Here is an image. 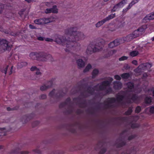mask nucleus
Returning a JSON list of instances; mask_svg holds the SVG:
<instances>
[{"mask_svg": "<svg viewBox=\"0 0 154 154\" xmlns=\"http://www.w3.org/2000/svg\"><path fill=\"white\" fill-rule=\"evenodd\" d=\"M110 82L108 81H105L102 83L98 84L96 86H94V88H92L89 87L88 88L86 91H85L82 92L81 95L84 97L88 96L90 95L93 94L95 91H100L99 94H98L100 97H101L106 94L110 93L112 91L111 88H109L106 90V92L104 93H102L101 91L105 89L106 87L109 86Z\"/></svg>", "mask_w": 154, "mask_h": 154, "instance_id": "obj_1", "label": "nucleus"}, {"mask_svg": "<svg viewBox=\"0 0 154 154\" xmlns=\"http://www.w3.org/2000/svg\"><path fill=\"white\" fill-rule=\"evenodd\" d=\"M65 33L69 35V41H79L84 39L85 38V36L83 33L77 31V28L75 27H70L67 29Z\"/></svg>", "mask_w": 154, "mask_h": 154, "instance_id": "obj_2", "label": "nucleus"}, {"mask_svg": "<svg viewBox=\"0 0 154 154\" xmlns=\"http://www.w3.org/2000/svg\"><path fill=\"white\" fill-rule=\"evenodd\" d=\"M102 48V46L100 42L96 43L94 44H90L87 47L86 53L88 55H90L93 53L98 52Z\"/></svg>", "mask_w": 154, "mask_h": 154, "instance_id": "obj_3", "label": "nucleus"}, {"mask_svg": "<svg viewBox=\"0 0 154 154\" xmlns=\"http://www.w3.org/2000/svg\"><path fill=\"white\" fill-rule=\"evenodd\" d=\"M31 56H35L37 59L39 61H46L48 60L51 59L52 56L50 54L47 53L41 52L38 53H32L30 54Z\"/></svg>", "mask_w": 154, "mask_h": 154, "instance_id": "obj_4", "label": "nucleus"}, {"mask_svg": "<svg viewBox=\"0 0 154 154\" xmlns=\"http://www.w3.org/2000/svg\"><path fill=\"white\" fill-rule=\"evenodd\" d=\"M59 107L60 108L66 107L67 109L65 112L67 114L71 113L73 111L72 104L71 103L70 99L69 98H67L64 102L61 103L59 105Z\"/></svg>", "mask_w": 154, "mask_h": 154, "instance_id": "obj_5", "label": "nucleus"}, {"mask_svg": "<svg viewBox=\"0 0 154 154\" xmlns=\"http://www.w3.org/2000/svg\"><path fill=\"white\" fill-rule=\"evenodd\" d=\"M127 132V131L125 130L121 133L119 137L116 140L115 144V146L117 147L120 148L126 144V143L124 140Z\"/></svg>", "mask_w": 154, "mask_h": 154, "instance_id": "obj_6", "label": "nucleus"}, {"mask_svg": "<svg viewBox=\"0 0 154 154\" xmlns=\"http://www.w3.org/2000/svg\"><path fill=\"white\" fill-rule=\"evenodd\" d=\"M116 101V99L115 98H108L103 103L101 104L100 106H102V109H103L110 107H113L115 106L114 105Z\"/></svg>", "mask_w": 154, "mask_h": 154, "instance_id": "obj_7", "label": "nucleus"}, {"mask_svg": "<svg viewBox=\"0 0 154 154\" xmlns=\"http://www.w3.org/2000/svg\"><path fill=\"white\" fill-rule=\"evenodd\" d=\"M8 42L5 39H0V53L4 52L6 50L9 51L11 47L8 44Z\"/></svg>", "mask_w": 154, "mask_h": 154, "instance_id": "obj_8", "label": "nucleus"}, {"mask_svg": "<svg viewBox=\"0 0 154 154\" xmlns=\"http://www.w3.org/2000/svg\"><path fill=\"white\" fill-rule=\"evenodd\" d=\"M127 86L128 88V91L129 93L128 94V95L127 96V98L128 99H131L133 101H134L136 100L137 97L135 95L133 94L131 92L133 88L134 85L133 83L129 82L127 84Z\"/></svg>", "mask_w": 154, "mask_h": 154, "instance_id": "obj_9", "label": "nucleus"}, {"mask_svg": "<svg viewBox=\"0 0 154 154\" xmlns=\"http://www.w3.org/2000/svg\"><path fill=\"white\" fill-rule=\"evenodd\" d=\"M69 35H68L67 37H64L63 36H59L56 38L55 42L57 44L61 45H67L68 43H69L68 39Z\"/></svg>", "mask_w": 154, "mask_h": 154, "instance_id": "obj_10", "label": "nucleus"}, {"mask_svg": "<svg viewBox=\"0 0 154 154\" xmlns=\"http://www.w3.org/2000/svg\"><path fill=\"white\" fill-rule=\"evenodd\" d=\"M74 102L79 105L81 107H85L86 106V101L83 98H81L80 97L78 98H75L73 99Z\"/></svg>", "mask_w": 154, "mask_h": 154, "instance_id": "obj_11", "label": "nucleus"}, {"mask_svg": "<svg viewBox=\"0 0 154 154\" xmlns=\"http://www.w3.org/2000/svg\"><path fill=\"white\" fill-rule=\"evenodd\" d=\"M56 91L55 89H53L52 91L50 92L49 95L52 97H55L57 98H60L64 95L65 94L61 91H59L56 92Z\"/></svg>", "mask_w": 154, "mask_h": 154, "instance_id": "obj_12", "label": "nucleus"}, {"mask_svg": "<svg viewBox=\"0 0 154 154\" xmlns=\"http://www.w3.org/2000/svg\"><path fill=\"white\" fill-rule=\"evenodd\" d=\"M151 66V64L149 63H143L140 64L138 67L135 69V71L137 72H140L142 70L144 69L146 67H150Z\"/></svg>", "mask_w": 154, "mask_h": 154, "instance_id": "obj_13", "label": "nucleus"}, {"mask_svg": "<svg viewBox=\"0 0 154 154\" xmlns=\"http://www.w3.org/2000/svg\"><path fill=\"white\" fill-rule=\"evenodd\" d=\"M75 41H69V39L68 41L69 43H68L66 47L67 48H72L75 47V48L76 47L80 46V45L79 43H78L76 42L77 40H74Z\"/></svg>", "mask_w": 154, "mask_h": 154, "instance_id": "obj_14", "label": "nucleus"}, {"mask_svg": "<svg viewBox=\"0 0 154 154\" xmlns=\"http://www.w3.org/2000/svg\"><path fill=\"white\" fill-rule=\"evenodd\" d=\"M124 97L125 96L124 95V94L121 95L120 93L118 94L116 96L117 102L119 105H122L123 107H125L123 106V104L125 103H124L123 101Z\"/></svg>", "mask_w": 154, "mask_h": 154, "instance_id": "obj_15", "label": "nucleus"}, {"mask_svg": "<svg viewBox=\"0 0 154 154\" xmlns=\"http://www.w3.org/2000/svg\"><path fill=\"white\" fill-rule=\"evenodd\" d=\"M52 82L49 81L46 84L41 86L40 87V90L42 91H46L51 88L52 86Z\"/></svg>", "mask_w": 154, "mask_h": 154, "instance_id": "obj_16", "label": "nucleus"}, {"mask_svg": "<svg viewBox=\"0 0 154 154\" xmlns=\"http://www.w3.org/2000/svg\"><path fill=\"white\" fill-rule=\"evenodd\" d=\"M80 124L78 122H75L71 124L69 127V130L72 133H74L77 127H80Z\"/></svg>", "mask_w": 154, "mask_h": 154, "instance_id": "obj_17", "label": "nucleus"}, {"mask_svg": "<svg viewBox=\"0 0 154 154\" xmlns=\"http://www.w3.org/2000/svg\"><path fill=\"white\" fill-rule=\"evenodd\" d=\"M76 63L79 68L84 67L85 66L84 61L82 59H79L77 60Z\"/></svg>", "mask_w": 154, "mask_h": 154, "instance_id": "obj_18", "label": "nucleus"}, {"mask_svg": "<svg viewBox=\"0 0 154 154\" xmlns=\"http://www.w3.org/2000/svg\"><path fill=\"white\" fill-rule=\"evenodd\" d=\"M122 84L120 82L115 81L114 82V88L115 89H120L122 87Z\"/></svg>", "mask_w": 154, "mask_h": 154, "instance_id": "obj_19", "label": "nucleus"}, {"mask_svg": "<svg viewBox=\"0 0 154 154\" xmlns=\"http://www.w3.org/2000/svg\"><path fill=\"white\" fill-rule=\"evenodd\" d=\"M95 125L100 128L102 127L104 124V122L103 120H98L95 122Z\"/></svg>", "mask_w": 154, "mask_h": 154, "instance_id": "obj_20", "label": "nucleus"}, {"mask_svg": "<svg viewBox=\"0 0 154 154\" xmlns=\"http://www.w3.org/2000/svg\"><path fill=\"white\" fill-rule=\"evenodd\" d=\"M136 151L134 148H132L129 150L123 152L121 154H136Z\"/></svg>", "mask_w": 154, "mask_h": 154, "instance_id": "obj_21", "label": "nucleus"}, {"mask_svg": "<svg viewBox=\"0 0 154 154\" xmlns=\"http://www.w3.org/2000/svg\"><path fill=\"white\" fill-rule=\"evenodd\" d=\"M9 131L6 128H0V137L6 135V133Z\"/></svg>", "mask_w": 154, "mask_h": 154, "instance_id": "obj_22", "label": "nucleus"}, {"mask_svg": "<svg viewBox=\"0 0 154 154\" xmlns=\"http://www.w3.org/2000/svg\"><path fill=\"white\" fill-rule=\"evenodd\" d=\"M154 19V12L147 15L143 19L145 21Z\"/></svg>", "mask_w": 154, "mask_h": 154, "instance_id": "obj_23", "label": "nucleus"}, {"mask_svg": "<svg viewBox=\"0 0 154 154\" xmlns=\"http://www.w3.org/2000/svg\"><path fill=\"white\" fill-rule=\"evenodd\" d=\"M34 23L37 24L42 25L45 24L46 21H45L44 18H41L38 19H36L34 20Z\"/></svg>", "mask_w": 154, "mask_h": 154, "instance_id": "obj_24", "label": "nucleus"}, {"mask_svg": "<svg viewBox=\"0 0 154 154\" xmlns=\"http://www.w3.org/2000/svg\"><path fill=\"white\" fill-rule=\"evenodd\" d=\"M34 116L35 115L34 114H31L24 116L23 118L26 119V122H27L33 118Z\"/></svg>", "mask_w": 154, "mask_h": 154, "instance_id": "obj_25", "label": "nucleus"}, {"mask_svg": "<svg viewBox=\"0 0 154 154\" xmlns=\"http://www.w3.org/2000/svg\"><path fill=\"white\" fill-rule=\"evenodd\" d=\"M27 65L28 63L26 62L23 61L19 62L17 64V68L18 69H20L27 66Z\"/></svg>", "mask_w": 154, "mask_h": 154, "instance_id": "obj_26", "label": "nucleus"}, {"mask_svg": "<svg viewBox=\"0 0 154 154\" xmlns=\"http://www.w3.org/2000/svg\"><path fill=\"white\" fill-rule=\"evenodd\" d=\"M8 65H6L0 68V70L2 72L4 73L6 75V74L7 70L8 69Z\"/></svg>", "mask_w": 154, "mask_h": 154, "instance_id": "obj_27", "label": "nucleus"}, {"mask_svg": "<svg viewBox=\"0 0 154 154\" xmlns=\"http://www.w3.org/2000/svg\"><path fill=\"white\" fill-rule=\"evenodd\" d=\"M134 38L132 34H130L127 36L125 38V40L127 42H128L131 41Z\"/></svg>", "mask_w": 154, "mask_h": 154, "instance_id": "obj_28", "label": "nucleus"}, {"mask_svg": "<svg viewBox=\"0 0 154 154\" xmlns=\"http://www.w3.org/2000/svg\"><path fill=\"white\" fill-rule=\"evenodd\" d=\"M106 21L105 19L103 20L99 21L95 25L97 27H99L100 26L102 25L103 23H104Z\"/></svg>", "mask_w": 154, "mask_h": 154, "instance_id": "obj_29", "label": "nucleus"}, {"mask_svg": "<svg viewBox=\"0 0 154 154\" xmlns=\"http://www.w3.org/2000/svg\"><path fill=\"white\" fill-rule=\"evenodd\" d=\"M121 76L122 79H127L130 77V74L128 73H124L121 75Z\"/></svg>", "mask_w": 154, "mask_h": 154, "instance_id": "obj_30", "label": "nucleus"}, {"mask_svg": "<svg viewBox=\"0 0 154 154\" xmlns=\"http://www.w3.org/2000/svg\"><path fill=\"white\" fill-rule=\"evenodd\" d=\"M19 108L18 106H16L13 108H11L9 107H8L6 108L7 110L8 111H13L14 110H16L18 109Z\"/></svg>", "mask_w": 154, "mask_h": 154, "instance_id": "obj_31", "label": "nucleus"}, {"mask_svg": "<svg viewBox=\"0 0 154 154\" xmlns=\"http://www.w3.org/2000/svg\"><path fill=\"white\" fill-rule=\"evenodd\" d=\"M99 71L97 69H94L92 72V78H95L98 74Z\"/></svg>", "mask_w": 154, "mask_h": 154, "instance_id": "obj_32", "label": "nucleus"}, {"mask_svg": "<svg viewBox=\"0 0 154 154\" xmlns=\"http://www.w3.org/2000/svg\"><path fill=\"white\" fill-rule=\"evenodd\" d=\"M134 38L139 36L140 34L139 33V32L137 30H135L132 33Z\"/></svg>", "mask_w": 154, "mask_h": 154, "instance_id": "obj_33", "label": "nucleus"}, {"mask_svg": "<svg viewBox=\"0 0 154 154\" xmlns=\"http://www.w3.org/2000/svg\"><path fill=\"white\" fill-rule=\"evenodd\" d=\"M125 3H126L125 0H123L117 4V5L120 8L122 7Z\"/></svg>", "mask_w": 154, "mask_h": 154, "instance_id": "obj_34", "label": "nucleus"}, {"mask_svg": "<svg viewBox=\"0 0 154 154\" xmlns=\"http://www.w3.org/2000/svg\"><path fill=\"white\" fill-rule=\"evenodd\" d=\"M115 14H111L108 17L105 18L106 21L112 19L115 17Z\"/></svg>", "mask_w": 154, "mask_h": 154, "instance_id": "obj_35", "label": "nucleus"}, {"mask_svg": "<svg viewBox=\"0 0 154 154\" xmlns=\"http://www.w3.org/2000/svg\"><path fill=\"white\" fill-rule=\"evenodd\" d=\"M138 54V52L136 51H134L130 53V55L132 57H135Z\"/></svg>", "mask_w": 154, "mask_h": 154, "instance_id": "obj_36", "label": "nucleus"}, {"mask_svg": "<svg viewBox=\"0 0 154 154\" xmlns=\"http://www.w3.org/2000/svg\"><path fill=\"white\" fill-rule=\"evenodd\" d=\"M91 67L92 66L90 64H88L86 66L83 72H85L88 71L89 70L91 69Z\"/></svg>", "mask_w": 154, "mask_h": 154, "instance_id": "obj_37", "label": "nucleus"}, {"mask_svg": "<svg viewBox=\"0 0 154 154\" xmlns=\"http://www.w3.org/2000/svg\"><path fill=\"white\" fill-rule=\"evenodd\" d=\"M132 107H129L128 110L125 112V114L127 115H130L132 112Z\"/></svg>", "mask_w": 154, "mask_h": 154, "instance_id": "obj_38", "label": "nucleus"}, {"mask_svg": "<svg viewBox=\"0 0 154 154\" xmlns=\"http://www.w3.org/2000/svg\"><path fill=\"white\" fill-rule=\"evenodd\" d=\"M51 9H52L51 10V12L55 14L58 13V9L57 8V6L56 5H54Z\"/></svg>", "mask_w": 154, "mask_h": 154, "instance_id": "obj_39", "label": "nucleus"}, {"mask_svg": "<svg viewBox=\"0 0 154 154\" xmlns=\"http://www.w3.org/2000/svg\"><path fill=\"white\" fill-rule=\"evenodd\" d=\"M10 152L11 153L13 154H17L20 153V150L18 149H15L11 150Z\"/></svg>", "mask_w": 154, "mask_h": 154, "instance_id": "obj_40", "label": "nucleus"}, {"mask_svg": "<svg viewBox=\"0 0 154 154\" xmlns=\"http://www.w3.org/2000/svg\"><path fill=\"white\" fill-rule=\"evenodd\" d=\"M32 151L36 154H42V151L38 149H33Z\"/></svg>", "mask_w": 154, "mask_h": 154, "instance_id": "obj_41", "label": "nucleus"}, {"mask_svg": "<svg viewBox=\"0 0 154 154\" xmlns=\"http://www.w3.org/2000/svg\"><path fill=\"white\" fill-rule=\"evenodd\" d=\"M121 40V39H116L113 41L116 46L120 45Z\"/></svg>", "mask_w": 154, "mask_h": 154, "instance_id": "obj_42", "label": "nucleus"}, {"mask_svg": "<svg viewBox=\"0 0 154 154\" xmlns=\"http://www.w3.org/2000/svg\"><path fill=\"white\" fill-rule=\"evenodd\" d=\"M106 148L103 147L101 149L99 154H103L106 152Z\"/></svg>", "mask_w": 154, "mask_h": 154, "instance_id": "obj_43", "label": "nucleus"}, {"mask_svg": "<svg viewBox=\"0 0 154 154\" xmlns=\"http://www.w3.org/2000/svg\"><path fill=\"white\" fill-rule=\"evenodd\" d=\"M45 19V21H46V22L45 23H48L50 22H52L53 20H51V19H54V18L53 17H51L49 19H46V18H44Z\"/></svg>", "mask_w": 154, "mask_h": 154, "instance_id": "obj_44", "label": "nucleus"}, {"mask_svg": "<svg viewBox=\"0 0 154 154\" xmlns=\"http://www.w3.org/2000/svg\"><path fill=\"white\" fill-rule=\"evenodd\" d=\"M19 34V33L18 32H14L11 31L9 34V35L14 37H16Z\"/></svg>", "mask_w": 154, "mask_h": 154, "instance_id": "obj_45", "label": "nucleus"}, {"mask_svg": "<svg viewBox=\"0 0 154 154\" xmlns=\"http://www.w3.org/2000/svg\"><path fill=\"white\" fill-rule=\"evenodd\" d=\"M136 136L135 134L131 135L128 137V140L129 141H130L134 139Z\"/></svg>", "mask_w": 154, "mask_h": 154, "instance_id": "obj_46", "label": "nucleus"}, {"mask_svg": "<svg viewBox=\"0 0 154 154\" xmlns=\"http://www.w3.org/2000/svg\"><path fill=\"white\" fill-rule=\"evenodd\" d=\"M131 127L133 128H134L139 127V125L137 123H133L131 125Z\"/></svg>", "mask_w": 154, "mask_h": 154, "instance_id": "obj_47", "label": "nucleus"}, {"mask_svg": "<svg viewBox=\"0 0 154 154\" xmlns=\"http://www.w3.org/2000/svg\"><path fill=\"white\" fill-rule=\"evenodd\" d=\"M145 102L146 104L150 103L151 102V99L148 97H146L145 99Z\"/></svg>", "mask_w": 154, "mask_h": 154, "instance_id": "obj_48", "label": "nucleus"}, {"mask_svg": "<svg viewBox=\"0 0 154 154\" xmlns=\"http://www.w3.org/2000/svg\"><path fill=\"white\" fill-rule=\"evenodd\" d=\"M55 154H64V152L62 150H58L54 151Z\"/></svg>", "mask_w": 154, "mask_h": 154, "instance_id": "obj_49", "label": "nucleus"}, {"mask_svg": "<svg viewBox=\"0 0 154 154\" xmlns=\"http://www.w3.org/2000/svg\"><path fill=\"white\" fill-rule=\"evenodd\" d=\"M55 154H64V152L62 150H58L54 151Z\"/></svg>", "mask_w": 154, "mask_h": 154, "instance_id": "obj_50", "label": "nucleus"}, {"mask_svg": "<svg viewBox=\"0 0 154 154\" xmlns=\"http://www.w3.org/2000/svg\"><path fill=\"white\" fill-rule=\"evenodd\" d=\"M115 47H116V46L114 42H113V41L110 42L109 44V47L111 48H113Z\"/></svg>", "mask_w": 154, "mask_h": 154, "instance_id": "obj_51", "label": "nucleus"}, {"mask_svg": "<svg viewBox=\"0 0 154 154\" xmlns=\"http://www.w3.org/2000/svg\"><path fill=\"white\" fill-rule=\"evenodd\" d=\"M137 30L139 32V33L140 35H141L144 31V29L141 27L139 28Z\"/></svg>", "mask_w": 154, "mask_h": 154, "instance_id": "obj_52", "label": "nucleus"}, {"mask_svg": "<svg viewBox=\"0 0 154 154\" xmlns=\"http://www.w3.org/2000/svg\"><path fill=\"white\" fill-rule=\"evenodd\" d=\"M128 58V57L125 56H123L119 58V60L120 61H123L127 60Z\"/></svg>", "mask_w": 154, "mask_h": 154, "instance_id": "obj_53", "label": "nucleus"}, {"mask_svg": "<svg viewBox=\"0 0 154 154\" xmlns=\"http://www.w3.org/2000/svg\"><path fill=\"white\" fill-rule=\"evenodd\" d=\"M141 110V108L140 106H137L135 110V112L137 113H139Z\"/></svg>", "mask_w": 154, "mask_h": 154, "instance_id": "obj_54", "label": "nucleus"}, {"mask_svg": "<svg viewBox=\"0 0 154 154\" xmlns=\"http://www.w3.org/2000/svg\"><path fill=\"white\" fill-rule=\"evenodd\" d=\"M39 124V122L38 121H36L33 122L32 123L33 127H35L38 125Z\"/></svg>", "mask_w": 154, "mask_h": 154, "instance_id": "obj_55", "label": "nucleus"}, {"mask_svg": "<svg viewBox=\"0 0 154 154\" xmlns=\"http://www.w3.org/2000/svg\"><path fill=\"white\" fill-rule=\"evenodd\" d=\"M71 92L72 94H74L77 92L76 88H72L71 90Z\"/></svg>", "mask_w": 154, "mask_h": 154, "instance_id": "obj_56", "label": "nucleus"}, {"mask_svg": "<svg viewBox=\"0 0 154 154\" xmlns=\"http://www.w3.org/2000/svg\"><path fill=\"white\" fill-rule=\"evenodd\" d=\"M119 8H120L116 4L114 6L113 9L112 10V11H115L116 9Z\"/></svg>", "mask_w": 154, "mask_h": 154, "instance_id": "obj_57", "label": "nucleus"}, {"mask_svg": "<svg viewBox=\"0 0 154 154\" xmlns=\"http://www.w3.org/2000/svg\"><path fill=\"white\" fill-rule=\"evenodd\" d=\"M30 152L28 151H20V154H29Z\"/></svg>", "mask_w": 154, "mask_h": 154, "instance_id": "obj_58", "label": "nucleus"}, {"mask_svg": "<svg viewBox=\"0 0 154 154\" xmlns=\"http://www.w3.org/2000/svg\"><path fill=\"white\" fill-rule=\"evenodd\" d=\"M47 97V96L45 94H42L40 97V99H45Z\"/></svg>", "mask_w": 154, "mask_h": 154, "instance_id": "obj_59", "label": "nucleus"}, {"mask_svg": "<svg viewBox=\"0 0 154 154\" xmlns=\"http://www.w3.org/2000/svg\"><path fill=\"white\" fill-rule=\"evenodd\" d=\"M38 68L36 66H32L30 68V70L32 71H33L35 70H37Z\"/></svg>", "mask_w": 154, "mask_h": 154, "instance_id": "obj_60", "label": "nucleus"}, {"mask_svg": "<svg viewBox=\"0 0 154 154\" xmlns=\"http://www.w3.org/2000/svg\"><path fill=\"white\" fill-rule=\"evenodd\" d=\"M51 10H52V9H51V8L46 9L45 11V13L46 14L51 13Z\"/></svg>", "mask_w": 154, "mask_h": 154, "instance_id": "obj_61", "label": "nucleus"}, {"mask_svg": "<svg viewBox=\"0 0 154 154\" xmlns=\"http://www.w3.org/2000/svg\"><path fill=\"white\" fill-rule=\"evenodd\" d=\"M115 78L118 80H120L121 78V77L118 75H116L114 76Z\"/></svg>", "mask_w": 154, "mask_h": 154, "instance_id": "obj_62", "label": "nucleus"}, {"mask_svg": "<svg viewBox=\"0 0 154 154\" xmlns=\"http://www.w3.org/2000/svg\"><path fill=\"white\" fill-rule=\"evenodd\" d=\"M37 38L38 40L42 41H43L45 39L44 38L41 36L37 37Z\"/></svg>", "mask_w": 154, "mask_h": 154, "instance_id": "obj_63", "label": "nucleus"}, {"mask_svg": "<svg viewBox=\"0 0 154 154\" xmlns=\"http://www.w3.org/2000/svg\"><path fill=\"white\" fill-rule=\"evenodd\" d=\"M149 111L152 113H154V107H152L150 109Z\"/></svg>", "mask_w": 154, "mask_h": 154, "instance_id": "obj_64", "label": "nucleus"}]
</instances>
